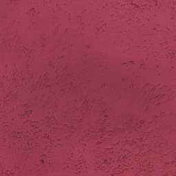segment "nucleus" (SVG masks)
Here are the masks:
<instances>
[{
    "label": "nucleus",
    "instance_id": "obj_1",
    "mask_svg": "<svg viewBox=\"0 0 176 176\" xmlns=\"http://www.w3.org/2000/svg\"><path fill=\"white\" fill-rule=\"evenodd\" d=\"M23 49H24V53H27L26 52H27V48H23Z\"/></svg>",
    "mask_w": 176,
    "mask_h": 176
},
{
    "label": "nucleus",
    "instance_id": "obj_2",
    "mask_svg": "<svg viewBox=\"0 0 176 176\" xmlns=\"http://www.w3.org/2000/svg\"><path fill=\"white\" fill-rule=\"evenodd\" d=\"M41 164H42L45 163V161L41 160Z\"/></svg>",
    "mask_w": 176,
    "mask_h": 176
},
{
    "label": "nucleus",
    "instance_id": "obj_3",
    "mask_svg": "<svg viewBox=\"0 0 176 176\" xmlns=\"http://www.w3.org/2000/svg\"><path fill=\"white\" fill-rule=\"evenodd\" d=\"M34 12V10H30V13H32V12Z\"/></svg>",
    "mask_w": 176,
    "mask_h": 176
},
{
    "label": "nucleus",
    "instance_id": "obj_4",
    "mask_svg": "<svg viewBox=\"0 0 176 176\" xmlns=\"http://www.w3.org/2000/svg\"><path fill=\"white\" fill-rule=\"evenodd\" d=\"M77 167H78V166H75V168H76Z\"/></svg>",
    "mask_w": 176,
    "mask_h": 176
}]
</instances>
